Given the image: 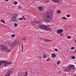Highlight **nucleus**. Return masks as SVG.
Listing matches in <instances>:
<instances>
[{
  "mask_svg": "<svg viewBox=\"0 0 76 76\" xmlns=\"http://www.w3.org/2000/svg\"><path fill=\"white\" fill-rule=\"evenodd\" d=\"M18 8H19V9H20V8H22V7L20 6L18 7Z\"/></svg>",
  "mask_w": 76,
  "mask_h": 76,
  "instance_id": "nucleus-34",
  "label": "nucleus"
},
{
  "mask_svg": "<svg viewBox=\"0 0 76 76\" xmlns=\"http://www.w3.org/2000/svg\"><path fill=\"white\" fill-rule=\"evenodd\" d=\"M50 60V58H48L47 60V61H48Z\"/></svg>",
  "mask_w": 76,
  "mask_h": 76,
  "instance_id": "nucleus-29",
  "label": "nucleus"
},
{
  "mask_svg": "<svg viewBox=\"0 0 76 76\" xmlns=\"http://www.w3.org/2000/svg\"><path fill=\"white\" fill-rule=\"evenodd\" d=\"M55 51H56V52H58V49L57 48H56L54 49Z\"/></svg>",
  "mask_w": 76,
  "mask_h": 76,
  "instance_id": "nucleus-26",
  "label": "nucleus"
},
{
  "mask_svg": "<svg viewBox=\"0 0 76 76\" xmlns=\"http://www.w3.org/2000/svg\"><path fill=\"white\" fill-rule=\"evenodd\" d=\"M75 42H76V40H75Z\"/></svg>",
  "mask_w": 76,
  "mask_h": 76,
  "instance_id": "nucleus-40",
  "label": "nucleus"
},
{
  "mask_svg": "<svg viewBox=\"0 0 76 76\" xmlns=\"http://www.w3.org/2000/svg\"><path fill=\"white\" fill-rule=\"evenodd\" d=\"M31 23L33 25H35V21H32Z\"/></svg>",
  "mask_w": 76,
  "mask_h": 76,
  "instance_id": "nucleus-18",
  "label": "nucleus"
},
{
  "mask_svg": "<svg viewBox=\"0 0 76 76\" xmlns=\"http://www.w3.org/2000/svg\"><path fill=\"white\" fill-rule=\"evenodd\" d=\"M46 56H47V55L45 54H44L43 56V58H45Z\"/></svg>",
  "mask_w": 76,
  "mask_h": 76,
  "instance_id": "nucleus-16",
  "label": "nucleus"
},
{
  "mask_svg": "<svg viewBox=\"0 0 76 76\" xmlns=\"http://www.w3.org/2000/svg\"><path fill=\"white\" fill-rule=\"evenodd\" d=\"M36 23H39V21H37Z\"/></svg>",
  "mask_w": 76,
  "mask_h": 76,
  "instance_id": "nucleus-33",
  "label": "nucleus"
},
{
  "mask_svg": "<svg viewBox=\"0 0 76 76\" xmlns=\"http://www.w3.org/2000/svg\"><path fill=\"white\" fill-rule=\"evenodd\" d=\"M54 3H60V0H51Z\"/></svg>",
  "mask_w": 76,
  "mask_h": 76,
  "instance_id": "nucleus-10",
  "label": "nucleus"
},
{
  "mask_svg": "<svg viewBox=\"0 0 76 76\" xmlns=\"http://www.w3.org/2000/svg\"><path fill=\"white\" fill-rule=\"evenodd\" d=\"M74 76H76V75H74Z\"/></svg>",
  "mask_w": 76,
  "mask_h": 76,
  "instance_id": "nucleus-41",
  "label": "nucleus"
},
{
  "mask_svg": "<svg viewBox=\"0 0 76 76\" xmlns=\"http://www.w3.org/2000/svg\"><path fill=\"white\" fill-rule=\"evenodd\" d=\"M23 19H24V20H26V18H19V20H23Z\"/></svg>",
  "mask_w": 76,
  "mask_h": 76,
  "instance_id": "nucleus-11",
  "label": "nucleus"
},
{
  "mask_svg": "<svg viewBox=\"0 0 76 76\" xmlns=\"http://www.w3.org/2000/svg\"><path fill=\"white\" fill-rule=\"evenodd\" d=\"M75 58H76V57L74 56H72V59H75Z\"/></svg>",
  "mask_w": 76,
  "mask_h": 76,
  "instance_id": "nucleus-22",
  "label": "nucleus"
},
{
  "mask_svg": "<svg viewBox=\"0 0 76 76\" xmlns=\"http://www.w3.org/2000/svg\"><path fill=\"white\" fill-rule=\"evenodd\" d=\"M38 10H39V11H40V12L42 11V7H38Z\"/></svg>",
  "mask_w": 76,
  "mask_h": 76,
  "instance_id": "nucleus-9",
  "label": "nucleus"
},
{
  "mask_svg": "<svg viewBox=\"0 0 76 76\" xmlns=\"http://www.w3.org/2000/svg\"><path fill=\"white\" fill-rule=\"evenodd\" d=\"M14 4H18V2L16 1H14Z\"/></svg>",
  "mask_w": 76,
  "mask_h": 76,
  "instance_id": "nucleus-20",
  "label": "nucleus"
},
{
  "mask_svg": "<svg viewBox=\"0 0 76 76\" xmlns=\"http://www.w3.org/2000/svg\"><path fill=\"white\" fill-rule=\"evenodd\" d=\"M57 12L58 13H60L61 12V11L60 10H58L57 11Z\"/></svg>",
  "mask_w": 76,
  "mask_h": 76,
  "instance_id": "nucleus-21",
  "label": "nucleus"
},
{
  "mask_svg": "<svg viewBox=\"0 0 76 76\" xmlns=\"http://www.w3.org/2000/svg\"><path fill=\"white\" fill-rule=\"evenodd\" d=\"M60 61H58L57 62V64H60Z\"/></svg>",
  "mask_w": 76,
  "mask_h": 76,
  "instance_id": "nucleus-24",
  "label": "nucleus"
},
{
  "mask_svg": "<svg viewBox=\"0 0 76 76\" xmlns=\"http://www.w3.org/2000/svg\"><path fill=\"white\" fill-rule=\"evenodd\" d=\"M2 64H3L4 66H8L7 65L11 64L12 62H9L3 61H0V67Z\"/></svg>",
  "mask_w": 76,
  "mask_h": 76,
  "instance_id": "nucleus-5",
  "label": "nucleus"
},
{
  "mask_svg": "<svg viewBox=\"0 0 76 76\" xmlns=\"http://www.w3.org/2000/svg\"><path fill=\"white\" fill-rule=\"evenodd\" d=\"M53 11L51 10L47 11L45 15L44 18L43 20L45 22H50V20L53 16Z\"/></svg>",
  "mask_w": 76,
  "mask_h": 76,
  "instance_id": "nucleus-1",
  "label": "nucleus"
},
{
  "mask_svg": "<svg viewBox=\"0 0 76 76\" xmlns=\"http://www.w3.org/2000/svg\"><path fill=\"white\" fill-rule=\"evenodd\" d=\"M21 51H23V49L21 50Z\"/></svg>",
  "mask_w": 76,
  "mask_h": 76,
  "instance_id": "nucleus-39",
  "label": "nucleus"
},
{
  "mask_svg": "<svg viewBox=\"0 0 76 76\" xmlns=\"http://www.w3.org/2000/svg\"><path fill=\"white\" fill-rule=\"evenodd\" d=\"M67 17H68V18H69V17H70V15H67Z\"/></svg>",
  "mask_w": 76,
  "mask_h": 76,
  "instance_id": "nucleus-31",
  "label": "nucleus"
},
{
  "mask_svg": "<svg viewBox=\"0 0 76 76\" xmlns=\"http://www.w3.org/2000/svg\"><path fill=\"white\" fill-rule=\"evenodd\" d=\"M47 26L45 25H38L37 26L39 28H40V29H43L44 30H46V31H51V28H50L49 26Z\"/></svg>",
  "mask_w": 76,
  "mask_h": 76,
  "instance_id": "nucleus-2",
  "label": "nucleus"
},
{
  "mask_svg": "<svg viewBox=\"0 0 76 76\" xmlns=\"http://www.w3.org/2000/svg\"><path fill=\"white\" fill-rule=\"evenodd\" d=\"M43 41H45V42H48V41H50V40L48 39L44 40Z\"/></svg>",
  "mask_w": 76,
  "mask_h": 76,
  "instance_id": "nucleus-13",
  "label": "nucleus"
},
{
  "mask_svg": "<svg viewBox=\"0 0 76 76\" xmlns=\"http://www.w3.org/2000/svg\"><path fill=\"white\" fill-rule=\"evenodd\" d=\"M21 47H22V48L23 49V46L22 45H21Z\"/></svg>",
  "mask_w": 76,
  "mask_h": 76,
  "instance_id": "nucleus-32",
  "label": "nucleus"
},
{
  "mask_svg": "<svg viewBox=\"0 0 76 76\" xmlns=\"http://www.w3.org/2000/svg\"><path fill=\"white\" fill-rule=\"evenodd\" d=\"M72 69H75V68L74 65L70 64L68 66V67L64 69V70L65 72H68V71H70Z\"/></svg>",
  "mask_w": 76,
  "mask_h": 76,
  "instance_id": "nucleus-4",
  "label": "nucleus"
},
{
  "mask_svg": "<svg viewBox=\"0 0 76 76\" xmlns=\"http://www.w3.org/2000/svg\"><path fill=\"white\" fill-rule=\"evenodd\" d=\"M71 50H74L75 49V48L74 47H72L71 48Z\"/></svg>",
  "mask_w": 76,
  "mask_h": 76,
  "instance_id": "nucleus-25",
  "label": "nucleus"
},
{
  "mask_svg": "<svg viewBox=\"0 0 76 76\" xmlns=\"http://www.w3.org/2000/svg\"><path fill=\"white\" fill-rule=\"evenodd\" d=\"M25 17V16H23L22 17L23 18H24Z\"/></svg>",
  "mask_w": 76,
  "mask_h": 76,
  "instance_id": "nucleus-38",
  "label": "nucleus"
},
{
  "mask_svg": "<svg viewBox=\"0 0 76 76\" xmlns=\"http://www.w3.org/2000/svg\"><path fill=\"white\" fill-rule=\"evenodd\" d=\"M18 16V14H15L12 17L11 20L12 22H17L18 20V19L17 18V17Z\"/></svg>",
  "mask_w": 76,
  "mask_h": 76,
  "instance_id": "nucleus-6",
  "label": "nucleus"
},
{
  "mask_svg": "<svg viewBox=\"0 0 76 76\" xmlns=\"http://www.w3.org/2000/svg\"><path fill=\"white\" fill-rule=\"evenodd\" d=\"M14 26L15 27H17L18 26V24L16 23H15Z\"/></svg>",
  "mask_w": 76,
  "mask_h": 76,
  "instance_id": "nucleus-14",
  "label": "nucleus"
},
{
  "mask_svg": "<svg viewBox=\"0 0 76 76\" xmlns=\"http://www.w3.org/2000/svg\"><path fill=\"white\" fill-rule=\"evenodd\" d=\"M1 48L3 52L5 53H9L10 51V50L8 49L6 46L4 45L1 44Z\"/></svg>",
  "mask_w": 76,
  "mask_h": 76,
  "instance_id": "nucleus-3",
  "label": "nucleus"
},
{
  "mask_svg": "<svg viewBox=\"0 0 76 76\" xmlns=\"http://www.w3.org/2000/svg\"><path fill=\"white\" fill-rule=\"evenodd\" d=\"M15 35H14V34H12V37H15Z\"/></svg>",
  "mask_w": 76,
  "mask_h": 76,
  "instance_id": "nucleus-27",
  "label": "nucleus"
},
{
  "mask_svg": "<svg viewBox=\"0 0 76 76\" xmlns=\"http://www.w3.org/2000/svg\"><path fill=\"white\" fill-rule=\"evenodd\" d=\"M48 1H45V3H48Z\"/></svg>",
  "mask_w": 76,
  "mask_h": 76,
  "instance_id": "nucleus-35",
  "label": "nucleus"
},
{
  "mask_svg": "<svg viewBox=\"0 0 76 76\" xmlns=\"http://www.w3.org/2000/svg\"><path fill=\"white\" fill-rule=\"evenodd\" d=\"M23 40L24 41H26V38L25 37H24L23 38Z\"/></svg>",
  "mask_w": 76,
  "mask_h": 76,
  "instance_id": "nucleus-17",
  "label": "nucleus"
},
{
  "mask_svg": "<svg viewBox=\"0 0 76 76\" xmlns=\"http://www.w3.org/2000/svg\"><path fill=\"white\" fill-rule=\"evenodd\" d=\"M17 44L16 42H13L10 43V47H15Z\"/></svg>",
  "mask_w": 76,
  "mask_h": 76,
  "instance_id": "nucleus-7",
  "label": "nucleus"
},
{
  "mask_svg": "<svg viewBox=\"0 0 76 76\" xmlns=\"http://www.w3.org/2000/svg\"><path fill=\"white\" fill-rule=\"evenodd\" d=\"M62 19H65V20H67V18L64 17H62Z\"/></svg>",
  "mask_w": 76,
  "mask_h": 76,
  "instance_id": "nucleus-19",
  "label": "nucleus"
},
{
  "mask_svg": "<svg viewBox=\"0 0 76 76\" xmlns=\"http://www.w3.org/2000/svg\"><path fill=\"white\" fill-rule=\"evenodd\" d=\"M40 0H36V1H39Z\"/></svg>",
  "mask_w": 76,
  "mask_h": 76,
  "instance_id": "nucleus-37",
  "label": "nucleus"
},
{
  "mask_svg": "<svg viewBox=\"0 0 76 76\" xmlns=\"http://www.w3.org/2000/svg\"><path fill=\"white\" fill-rule=\"evenodd\" d=\"M67 38H68V39H70V36H68L67 37Z\"/></svg>",
  "mask_w": 76,
  "mask_h": 76,
  "instance_id": "nucleus-28",
  "label": "nucleus"
},
{
  "mask_svg": "<svg viewBox=\"0 0 76 76\" xmlns=\"http://www.w3.org/2000/svg\"><path fill=\"white\" fill-rule=\"evenodd\" d=\"M25 75H26V76H27V75H28V72H27V71H26L25 72Z\"/></svg>",
  "mask_w": 76,
  "mask_h": 76,
  "instance_id": "nucleus-23",
  "label": "nucleus"
},
{
  "mask_svg": "<svg viewBox=\"0 0 76 76\" xmlns=\"http://www.w3.org/2000/svg\"><path fill=\"white\" fill-rule=\"evenodd\" d=\"M56 57V54H53L52 55V57L54 58Z\"/></svg>",
  "mask_w": 76,
  "mask_h": 76,
  "instance_id": "nucleus-12",
  "label": "nucleus"
},
{
  "mask_svg": "<svg viewBox=\"0 0 76 76\" xmlns=\"http://www.w3.org/2000/svg\"><path fill=\"white\" fill-rule=\"evenodd\" d=\"M59 34H60V36H62L63 35V34L62 33H59Z\"/></svg>",
  "mask_w": 76,
  "mask_h": 76,
  "instance_id": "nucleus-30",
  "label": "nucleus"
},
{
  "mask_svg": "<svg viewBox=\"0 0 76 76\" xmlns=\"http://www.w3.org/2000/svg\"><path fill=\"white\" fill-rule=\"evenodd\" d=\"M1 22L4 23L5 24V21L4 20H1Z\"/></svg>",
  "mask_w": 76,
  "mask_h": 76,
  "instance_id": "nucleus-15",
  "label": "nucleus"
},
{
  "mask_svg": "<svg viewBox=\"0 0 76 76\" xmlns=\"http://www.w3.org/2000/svg\"><path fill=\"white\" fill-rule=\"evenodd\" d=\"M63 32V30L62 29H60L59 30H58L57 31V33L58 34H61Z\"/></svg>",
  "mask_w": 76,
  "mask_h": 76,
  "instance_id": "nucleus-8",
  "label": "nucleus"
},
{
  "mask_svg": "<svg viewBox=\"0 0 76 76\" xmlns=\"http://www.w3.org/2000/svg\"><path fill=\"white\" fill-rule=\"evenodd\" d=\"M6 1H9V0H5Z\"/></svg>",
  "mask_w": 76,
  "mask_h": 76,
  "instance_id": "nucleus-36",
  "label": "nucleus"
}]
</instances>
